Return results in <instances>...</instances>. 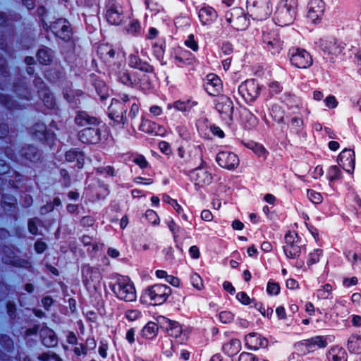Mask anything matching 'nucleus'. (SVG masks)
<instances>
[{
	"mask_svg": "<svg viewBox=\"0 0 361 361\" xmlns=\"http://www.w3.org/2000/svg\"><path fill=\"white\" fill-rule=\"evenodd\" d=\"M296 0H281L275 15L278 23L286 25L293 22L296 14Z\"/></svg>",
	"mask_w": 361,
	"mask_h": 361,
	"instance_id": "obj_1",
	"label": "nucleus"
},
{
	"mask_svg": "<svg viewBox=\"0 0 361 361\" xmlns=\"http://www.w3.org/2000/svg\"><path fill=\"white\" fill-rule=\"evenodd\" d=\"M171 288L164 284H155L145 290L142 295L144 300L149 299L153 305L164 302L171 294Z\"/></svg>",
	"mask_w": 361,
	"mask_h": 361,
	"instance_id": "obj_2",
	"label": "nucleus"
},
{
	"mask_svg": "<svg viewBox=\"0 0 361 361\" xmlns=\"http://www.w3.org/2000/svg\"><path fill=\"white\" fill-rule=\"evenodd\" d=\"M112 290L121 300L131 302L136 299L135 287L128 279H118L112 286Z\"/></svg>",
	"mask_w": 361,
	"mask_h": 361,
	"instance_id": "obj_3",
	"label": "nucleus"
},
{
	"mask_svg": "<svg viewBox=\"0 0 361 361\" xmlns=\"http://www.w3.org/2000/svg\"><path fill=\"white\" fill-rule=\"evenodd\" d=\"M286 245L283 249L285 254L289 258L299 257L301 248L298 234L295 232H288L285 236Z\"/></svg>",
	"mask_w": 361,
	"mask_h": 361,
	"instance_id": "obj_4",
	"label": "nucleus"
},
{
	"mask_svg": "<svg viewBox=\"0 0 361 361\" xmlns=\"http://www.w3.org/2000/svg\"><path fill=\"white\" fill-rule=\"evenodd\" d=\"M51 30L56 36L64 41H69L72 37V29L65 18H59L50 25Z\"/></svg>",
	"mask_w": 361,
	"mask_h": 361,
	"instance_id": "obj_5",
	"label": "nucleus"
},
{
	"mask_svg": "<svg viewBox=\"0 0 361 361\" xmlns=\"http://www.w3.org/2000/svg\"><path fill=\"white\" fill-rule=\"evenodd\" d=\"M261 87L259 83L254 80H246L238 88L240 94L247 102H253L258 97Z\"/></svg>",
	"mask_w": 361,
	"mask_h": 361,
	"instance_id": "obj_6",
	"label": "nucleus"
},
{
	"mask_svg": "<svg viewBox=\"0 0 361 361\" xmlns=\"http://www.w3.org/2000/svg\"><path fill=\"white\" fill-rule=\"evenodd\" d=\"M226 20L233 24L237 30H244L248 25V20L241 8H234L226 14Z\"/></svg>",
	"mask_w": 361,
	"mask_h": 361,
	"instance_id": "obj_7",
	"label": "nucleus"
},
{
	"mask_svg": "<svg viewBox=\"0 0 361 361\" xmlns=\"http://www.w3.org/2000/svg\"><path fill=\"white\" fill-rule=\"evenodd\" d=\"M291 63L298 68H307L312 64V58L304 49L298 48L291 54Z\"/></svg>",
	"mask_w": 361,
	"mask_h": 361,
	"instance_id": "obj_8",
	"label": "nucleus"
},
{
	"mask_svg": "<svg viewBox=\"0 0 361 361\" xmlns=\"http://www.w3.org/2000/svg\"><path fill=\"white\" fill-rule=\"evenodd\" d=\"M82 275L83 281L87 287L97 289L99 286L102 276L98 269L86 266L82 269Z\"/></svg>",
	"mask_w": 361,
	"mask_h": 361,
	"instance_id": "obj_9",
	"label": "nucleus"
},
{
	"mask_svg": "<svg viewBox=\"0 0 361 361\" xmlns=\"http://www.w3.org/2000/svg\"><path fill=\"white\" fill-rule=\"evenodd\" d=\"M337 161L343 170L352 173L355 169V152L350 149H345L338 155Z\"/></svg>",
	"mask_w": 361,
	"mask_h": 361,
	"instance_id": "obj_10",
	"label": "nucleus"
},
{
	"mask_svg": "<svg viewBox=\"0 0 361 361\" xmlns=\"http://www.w3.org/2000/svg\"><path fill=\"white\" fill-rule=\"evenodd\" d=\"M123 11L121 7L114 0H111L106 5V18L111 25H118L122 21Z\"/></svg>",
	"mask_w": 361,
	"mask_h": 361,
	"instance_id": "obj_11",
	"label": "nucleus"
},
{
	"mask_svg": "<svg viewBox=\"0 0 361 361\" xmlns=\"http://www.w3.org/2000/svg\"><path fill=\"white\" fill-rule=\"evenodd\" d=\"M216 160L220 166L228 170L235 169L239 164V159L237 155L228 152H220L217 154Z\"/></svg>",
	"mask_w": 361,
	"mask_h": 361,
	"instance_id": "obj_12",
	"label": "nucleus"
},
{
	"mask_svg": "<svg viewBox=\"0 0 361 361\" xmlns=\"http://www.w3.org/2000/svg\"><path fill=\"white\" fill-rule=\"evenodd\" d=\"M92 126L80 131L79 139L83 143L95 144L100 140V131L99 128Z\"/></svg>",
	"mask_w": 361,
	"mask_h": 361,
	"instance_id": "obj_13",
	"label": "nucleus"
},
{
	"mask_svg": "<svg viewBox=\"0 0 361 361\" xmlns=\"http://www.w3.org/2000/svg\"><path fill=\"white\" fill-rule=\"evenodd\" d=\"M192 178L195 185L204 187L211 183L212 180V175L202 169H196L192 171Z\"/></svg>",
	"mask_w": 361,
	"mask_h": 361,
	"instance_id": "obj_14",
	"label": "nucleus"
},
{
	"mask_svg": "<svg viewBox=\"0 0 361 361\" xmlns=\"http://www.w3.org/2000/svg\"><path fill=\"white\" fill-rule=\"evenodd\" d=\"M324 4L322 0H313L310 4L308 18L315 23L323 14Z\"/></svg>",
	"mask_w": 361,
	"mask_h": 361,
	"instance_id": "obj_15",
	"label": "nucleus"
},
{
	"mask_svg": "<svg viewBox=\"0 0 361 361\" xmlns=\"http://www.w3.org/2000/svg\"><path fill=\"white\" fill-rule=\"evenodd\" d=\"M245 341L247 348L252 350H257L260 347L267 346L268 344V341L266 338L257 337L255 333L247 335Z\"/></svg>",
	"mask_w": 361,
	"mask_h": 361,
	"instance_id": "obj_16",
	"label": "nucleus"
},
{
	"mask_svg": "<svg viewBox=\"0 0 361 361\" xmlns=\"http://www.w3.org/2000/svg\"><path fill=\"white\" fill-rule=\"evenodd\" d=\"M216 109L220 114L231 116L233 109V102L230 98L221 96L218 99Z\"/></svg>",
	"mask_w": 361,
	"mask_h": 361,
	"instance_id": "obj_17",
	"label": "nucleus"
},
{
	"mask_svg": "<svg viewBox=\"0 0 361 361\" xmlns=\"http://www.w3.org/2000/svg\"><path fill=\"white\" fill-rule=\"evenodd\" d=\"M40 336L43 344L47 347H54L57 344V338L54 332L48 327L44 326L40 330Z\"/></svg>",
	"mask_w": 361,
	"mask_h": 361,
	"instance_id": "obj_18",
	"label": "nucleus"
},
{
	"mask_svg": "<svg viewBox=\"0 0 361 361\" xmlns=\"http://www.w3.org/2000/svg\"><path fill=\"white\" fill-rule=\"evenodd\" d=\"M300 345L305 346L309 352H313L316 347L324 348L326 346V341L322 336H315L308 340H305L300 343Z\"/></svg>",
	"mask_w": 361,
	"mask_h": 361,
	"instance_id": "obj_19",
	"label": "nucleus"
},
{
	"mask_svg": "<svg viewBox=\"0 0 361 361\" xmlns=\"http://www.w3.org/2000/svg\"><path fill=\"white\" fill-rule=\"evenodd\" d=\"M120 106L121 104L116 101L109 106V116L117 123L124 122L126 119V116L123 115L126 111H123V108H120Z\"/></svg>",
	"mask_w": 361,
	"mask_h": 361,
	"instance_id": "obj_20",
	"label": "nucleus"
},
{
	"mask_svg": "<svg viewBox=\"0 0 361 361\" xmlns=\"http://www.w3.org/2000/svg\"><path fill=\"white\" fill-rule=\"evenodd\" d=\"M75 121L78 126H96L98 123L95 117L89 116L86 112H78L75 118Z\"/></svg>",
	"mask_w": 361,
	"mask_h": 361,
	"instance_id": "obj_21",
	"label": "nucleus"
},
{
	"mask_svg": "<svg viewBox=\"0 0 361 361\" xmlns=\"http://www.w3.org/2000/svg\"><path fill=\"white\" fill-rule=\"evenodd\" d=\"M221 85V80L217 75L214 74L207 75L205 88L210 94H214Z\"/></svg>",
	"mask_w": 361,
	"mask_h": 361,
	"instance_id": "obj_22",
	"label": "nucleus"
},
{
	"mask_svg": "<svg viewBox=\"0 0 361 361\" xmlns=\"http://www.w3.org/2000/svg\"><path fill=\"white\" fill-rule=\"evenodd\" d=\"M20 155L31 161H36L39 159V154L37 149L31 145L23 147L20 149Z\"/></svg>",
	"mask_w": 361,
	"mask_h": 361,
	"instance_id": "obj_23",
	"label": "nucleus"
},
{
	"mask_svg": "<svg viewBox=\"0 0 361 361\" xmlns=\"http://www.w3.org/2000/svg\"><path fill=\"white\" fill-rule=\"evenodd\" d=\"M66 161L69 162H74L75 161V165L78 168H82L83 166V154L81 152L77 151L75 149H71L68 151L66 153Z\"/></svg>",
	"mask_w": 361,
	"mask_h": 361,
	"instance_id": "obj_24",
	"label": "nucleus"
},
{
	"mask_svg": "<svg viewBox=\"0 0 361 361\" xmlns=\"http://www.w3.org/2000/svg\"><path fill=\"white\" fill-rule=\"evenodd\" d=\"M348 348L350 352L355 354L361 353V336L353 335L351 336L348 342Z\"/></svg>",
	"mask_w": 361,
	"mask_h": 361,
	"instance_id": "obj_25",
	"label": "nucleus"
},
{
	"mask_svg": "<svg viewBox=\"0 0 361 361\" xmlns=\"http://www.w3.org/2000/svg\"><path fill=\"white\" fill-rule=\"evenodd\" d=\"M216 16V12L212 8H202L199 13V18L203 25H207Z\"/></svg>",
	"mask_w": 361,
	"mask_h": 361,
	"instance_id": "obj_26",
	"label": "nucleus"
},
{
	"mask_svg": "<svg viewBox=\"0 0 361 361\" xmlns=\"http://www.w3.org/2000/svg\"><path fill=\"white\" fill-rule=\"evenodd\" d=\"M97 52L101 56V58L106 61H110L115 55L114 49L108 44L100 45L98 47Z\"/></svg>",
	"mask_w": 361,
	"mask_h": 361,
	"instance_id": "obj_27",
	"label": "nucleus"
},
{
	"mask_svg": "<svg viewBox=\"0 0 361 361\" xmlns=\"http://www.w3.org/2000/svg\"><path fill=\"white\" fill-rule=\"evenodd\" d=\"M241 349V343L238 339H232L224 345V351L229 355H233Z\"/></svg>",
	"mask_w": 361,
	"mask_h": 361,
	"instance_id": "obj_28",
	"label": "nucleus"
},
{
	"mask_svg": "<svg viewBox=\"0 0 361 361\" xmlns=\"http://www.w3.org/2000/svg\"><path fill=\"white\" fill-rule=\"evenodd\" d=\"M245 146L252 150L258 157L264 160L267 159L269 152L263 145L258 143H248Z\"/></svg>",
	"mask_w": 361,
	"mask_h": 361,
	"instance_id": "obj_29",
	"label": "nucleus"
},
{
	"mask_svg": "<svg viewBox=\"0 0 361 361\" xmlns=\"http://www.w3.org/2000/svg\"><path fill=\"white\" fill-rule=\"evenodd\" d=\"M157 324L154 322H148L142 330V335L147 338H153L157 331Z\"/></svg>",
	"mask_w": 361,
	"mask_h": 361,
	"instance_id": "obj_30",
	"label": "nucleus"
},
{
	"mask_svg": "<svg viewBox=\"0 0 361 361\" xmlns=\"http://www.w3.org/2000/svg\"><path fill=\"white\" fill-rule=\"evenodd\" d=\"M32 133L40 140L47 139V132L45 125L39 123H36L32 128Z\"/></svg>",
	"mask_w": 361,
	"mask_h": 361,
	"instance_id": "obj_31",
	"label": "nucleus"
},
{
	"mask_svg": "<svg viewBox=\"0 0 361 361\" xmlns=\"http://www.w3.org/2000/svg\"><path fill=\"white\" fill-rule=\"evenodd\" d=\"M157 324L162 329H164L166 332L169 329H171L172 324H176V322L170 320L164 316H159L157 318Z\"/></svg>",
	"mask_w": 361,
	"mask_h": 361,
	"instance_id": "obj_32",
	"label": "nucleus"
},
{
	"mask_svg": "<svg viewBox=\"0 0 361 361\" xmlns=\"http://www.w3.org/2000/svg\"><path fill=\"white\" fill-rule=\"evenodd\" d=\"M307 195L309 200L314 204H320L323 201L322 195L313 190H307Z\"/></svg>",
	"mask_w": 361,
	"mask_h": 361,
	"instance_id": "obj_33",
	"label": "nucleus"
},
{
	"mask_svg": "<svg viewBox=\"0 0 361 361\" xmlns=\"http://www.w3.org/2000/svg\"><path fill=\"white\" fill-rule=\"evenodd\" d=\"M260 11L264 16H268L272 13V4L269 0H262Z\"/></svg>",
	"mask_w": 361,
	"mask_h": 361,
	"instance_id": "obj_34",
	"label": "nucleus"
},
{
	"mask_svg": "<svg viewBox=\"0 0 361 361\" xmlns=\"http://www.w3.org/2000/svg\"><path fill=\"white\" fill-rule=\"evenodd\" d=\"M43 102L48 108L51 109L54 107L55 102L52 95L47 91L42 92L41 95Z\"/></svg>",
	"mask_w": 361,
	"mask_h": 361,
	"instance_id": "obj_35",
	"label": "nucleus"
},
{
	"mask_svg": "<svg viewBox=\"0 0 361 361\" xmlns=\"http://www.w3.org/2000/svg\"><path fill=\"white\" fill-rule=\"evenodd\" d=\"M37 59L40 63L47 64L51 60V56L47 50L40 49L37 54Z\"/></svg>",
	"mask_w": 361,
	"mask_h": 361,
	"instance_id": "obj_36",
	"label": "nucleus"
},
{
	"mask_svg": "<svg viewBox=\"0 0 361 361\" xmlns=\"http://www.w3.org/2000/svg\"><path fill=\"white\" fill-rule=\"evenodd\" d=\"M322 251L321 250H314L313 252L309 254V259L307 261V265L312 266V264L319 261L320 255Z\"/></svg>",
	"mask_w": 361,
	"mask_h": 361,
	"instance_id": "obj_37",
	"label": "nucleus"
},
{
	"mask_svg": "<svg viewBox=\"0 0 361 361\" xmlns=\"http://www.w3.org/2000/svg\"><path fill=\"white\" fill-rule=\"evenodd\" d=\"M145 216L147 220L154 225L159 224V218L157 213L152 209H148L146 212Z\"/></svg>",
	"mask_w": 361,
	"mask_h": 361,
	"instance_id": "obj_38",
	"label": "nucleus"
},
{
	"mask_svg": "<svg viewBox=\"0 0 361 361\" xmlns=\"http://www.w3.org/2000/svg\"><path fill=\"white\" fill-rule=\"evenodd\" d=\"M133 67L145 72L153 71V67L147 62L142 61L140 58L138 59V61H137L136 66H133Z\"/></svg>",
	"mask_w": 361,
	"mask_h": 361,
	"instance_id": "obj_39",
	"label": "nucleus"
},
{
	"mask_svg": "<svg viewBox=\"0 0 361 361\" xmlns=\"http://www.w3.org/2000/svg\"><path fill=\"white\" fill-rule=\"evenodd\" d=\"M182 332L181 327L178 324V322L176 324H172L171 329H169L167 331L168 334L171 337L177 338L179 335H180Z\"/></svg>",
	"mask_w": 361,
	"mask_h": 361,
	"instance_id": "obj_40",
	"label": "nucleus"
},
{
	"mask_svg": "<svg viewBox=\"0 0 361 361\" xmlns=\"http://www.w3.org/2000/svg\"><path fill=\"white\" fill-rule=\"evenodd\" d=\"M329 173L331 174L329 177L330 181H334L341 178V171L337 166H332L329 169Z\"/></svg>",
	"mask_w": 361,
	"mask_h": 361,
	"instance_id": "obj_41",
	"label": "nucleus"
},
{
	"mask_svg": "<svg viewBox=\"0 0 361 361\" xmlns=\"http://www.w3.org/2000/svg\"><path fill=\"white\" fill-rule=\"evenodd\" d=\"M191 279L192 286L197 289L202 290L204 288L202 280L198 274L192 275Z\"/></svg>",
	"mask_w": 361,
	"mask_h": 361,
	"instance_id": "obj_42",
	"label": "nucleus"
},
{
	"mask_svg": "<svg viewBox=\"0 0 361 361\" xmlns=\"http://www.w3.org/2000/svg\"><path fill=\"white\" fill-rule=\"evenodd\" d=\"M39 221V220L37 218L30 219L28 222V228L29 231L32 234H37L38 233V229L37 226V224Z\"/></svg>",
	"mask_w": 361,
	"mask_h": 361,
	"instance_id": "obj_43",
	"label": "nucleus"
},
{
	"mask_svg": "<svg viewBox=\"0 0 361 361\" xmlns=\"http://www.w3.org/2000/svg\"><path fill=\"white\" fill-rule=\"evenodd\" d=\"M280 291V287L278 283L269 282L267 285V292L269 294L277 295Z\"/></svg>",
	"mask_w": 361,
	"mask_h": 361,
	"instance_id": "obj_44",
	"label": "nucleus"
},
{
	"mask_svg": "<svg viewBox=\"0 0 361 361\" xmlns=\"http://www.w3.org/2000/svg\"><path fill=\"white\" fill-rule=\"evenodd\" d=\"M219 319L223 323H228L233 319V314L230 312H221L219 314Z\"/></svg>",
	"mask_w": 361,
	"mask_h": 361,
	"instance_id": "obj_45",
	"label": "nucleus"
},
{
	"mask_svg": "<svg viewBox=\"0 0 361 361\" xmlns=\"http://www.w3.org/2000/svg\"><path fill=\"white\" fill-rule=\"evenodd\" d=\"M334 361H347V353L343 350L340 349L338 353L333 355Z\"/></svg>",
	"mask_w": 361,
	"mask_h": 361,
	"instance_id": "obj_46",
	"label": "nucleus"
},
{
	"mask_svg": "<svg viewBox=\"0 0 361 361\" xmlns=\"http://www.w3.org/2000/svg\"><path fill=\"white\" fill-rule=\"evenodd\" d=\"M0 101L8 109H12L14 106V102L7 95L1 96Z\"/></svg>",
	"mask_w": 361,
	"mask_h": 361,
	"instance_id": "obj_47",
	"label": "nucleus"
},
{
	"mask_svg": "<svg viewBox=\"0 0 361 361\" xmlns=\"http://www.w3.org/2000/svg\"><path fill=\"white\" fill-rule=\"evenodd\" d=\"M238 361H256V358L252 354L243 352L240 355Z\"/></svg>",
	"mask_w": 361,
	"mask_h": 361,
	"instance_id": "obj_48",
	"label": "nucleus"
},
{
	"mask_svg": "<svg viewBox=\"0 0 361 361\" xmlns=\"http://www.w3.org/2000/svg\"><path fill=\"white\" fill-rule=\"evenodd\" d=\"M236 298L239 301H240L242 303L245 305H248L250 303V298L244 292L238 293L236 295Z\"/></svg>",
	"mask_w": 361,
	"mask_h": 361,
	"instance_id": "obj_49",
	"label": "nucleus"
},
{
	"mask_svg": "<svg viewBox=\"0 0 361 361\" xmlns=\"http://www.w3.org/2000/svg\"><path fill=\"white\" fill-rule=\"evenodd\" d=\"M324 102L328 107L336 108L338 106V102L334 96H328Z\"/></svg>",
	"mask_w": 361,
	"mask_h": 361,
	"instance_id": "obj_50",
	"label": "nucleus"
},
{
	"mask_svg": "<svg viewBox=\"0 0 361 361\" xmlns=\"http://www.w3.org/2000/svg\"><path fill=\"white\" fill-rule=\"evenodd\" d=\"M134 162L137 164L140 168H145L147 166V161L143 156H137L134 159Z\"/></svg>",
	"mask_w": 361,
	"mask_h": 361,
	"instance_id": "obj_51",
	"label": "nucleus"
},
{
	"mask_svg": "<svg viewBox=\"0 0 361 361\" xmlns=\"http://www.w3.org/2000/svg\"><path fill=\"white\" fill-rule=\"evenodd\" d=\"M185 44L193 51H197L198 48L197 43L194 40L193 36L190 35L189 39L185 41Z\"/></svg>",
	"mask_w": 361,
	"mask_h": 361,
	"instance_id": "obj_52",
	"label": "nucleus"
},
{
	"mask_svg": "<svg viewBox=\"0 0 361 361\" xmlns=\"http://www.w3.org/2000/svg\"><path fill=\"white\" fill-rule=\"evenodd\" d=\"M140 315V312L137 310H128L126 312V317L130 321L135 320Z\"/></svg>",
	"mask_w": 361,
	"mask_h": 361,
	"instance_id": "obj_53",
	"label": "nucleus"
},
{
	"mask_svg": "<svg viewBox=\"0 0 361 361\" xmlns=\"http://www.w3.org/2000/svg\"><path fill=\"white\" fill-rule=\"evenodd\" d=\"M190 256L193 259H198L200 255L199 248L196 245L191 246L189 249Z\"/></svg>",
	"mask_w": 361,
	"mask_h": 361,
	"instance_id": "obj_54",
	"label": "nucleus"
},
{
	"mask_svg": "<svg viewBox=\"0 0 361 361\" xmlns=\"http://www.w3.org/2000/svg\"><path fill=\"white\" fill-rule=\"evenodd\" d=\"M201 219L206 221H211L213 219V214L209 210H203L201 213Z\"/></svg>",
	"mask_w": 361,
	"mask_h": 361,
	"instance_id": "obj_55",
	"label": "nucleus"
},
{
	"mask_svg": "<svg viewBox=\"0 0 361 361\" xmlns=\"http://www.w3.org/2000/svg\"><path fill=\"white\" fill-rule=\"evenodd\" d=\"M139 111V107L136 104H133L132 106H131V108H130V112L128 114V116L131 118V119H134L137 113Z\"/></svg>",
	"mask_w": 361,
	"mask_h": 361,
	"instance_id": "obj_56",
	"label": "nucleus"
},
{
	"mask_svg": "<svg viewBox=\"0 0 361 361\" xmlns=\"http://www.w3.org/2000/svg\"><path fill=\"white\" fill-rule=\"evenodd\" d=\"M35 248L37 252L42 253L46 250L47 245L44 242L37 241L35 245Z\"/></svg>",
	"mask_w": 361,
	"mask_h": 361,
	"instance_id": "obj_57",
	"label": "nucleus"
},
{
	"mask_svg": "<svg viewBox=\"0 0 361 361\" xmlns=\"http://www.w3.org/2000/svg\"><path fill=\"white\" fill-rule=\"evenodd\" d=\"M94 220L90 216H84L81 219V224L83 226H92L94 224Z\"/></svg>",
	"mask_w": 361,
	"mask_h": 361,
	"instance_id": "obj_58",
	"label": "nucleus"
},
{
	"mask_svg": "<svg viewBox=\"0 0 361 361\" xmlns=\"http://www.w3.org/2000/svg\"><path fill=\"white\" fill-rule=\"evenodd\" d=\"M314 178L317 179L319 177H322L324 174V170L323 168L320 166H317L315 167L314 170Z\"/></svg>",
	"mask_w": 361,
	"mask_h": 361,
	"instance_id": "obj_59",
	"label": "nucleus"
},
{
	"mask_svg": "<svg viewBox=\"0 0 361 361\" xmlns=\"http://www.w3.org/2000/svg\"><path fill=\"white\" fill-rule=\"evenodd\" d=\"M211 130L214 135L218 136L219 137H223L224 136V132L219 127L211 126Z\"/></svg>",
	"mask_w": 361,
	"mask_h": 361,
	"instance_id": "obj_60",
	"label": "nucleus"
},
{
	"mask_svg": "<svg viewBox=\"0 0 361 361\" xmlns=\"http://www.w3.org/2000/svg\"><path fill=\"white\" fill-rule=\"evenodd\" d=\"M54 209V206L52 204H47L45 206H43L40 208V214H45L47 212H49Z\"/></svg>",
	"mask_w": 361,
	"mask_h": 361,
	"instance_id": "obj_61",
	"label": "nucleus"
},
{
	"mask_svg": "<svg viewBox=\"0 0 361 361\" xmlns=\"http://www.w3.org/2000/svg\"><path fill=\"white\" fill-rule=\"evenodd\" d=\"M224 288L231 294L235 293V288L230 282L225 281L223 284Z\"/></svg>",
	"mask_w": 361,
	"mask_h": 361,
	"instance_id": "obj_62",
	"label": "nucleus"
},
{
	"mask_svg": "<svg viewBox=\"0 0 361 361\" xmlns=\"http://www.w3.org/2000/svg\"><path fill=\"white\" fill-rule=\"evenodd\" d=\"M286 286L288 288L295 289L298 286V283L295 280L290 279L286 281Z\"/></svg>",
	"mask_w": 361,
	"mask_h": 361,
	"instance_id": "obj_63",
	"label": "nucleus"
},
{
	"mask_svg": "<svg viewBox=\"0 0 361 361\" xmlns=\"http://www.w3.org/2000/svg\"><path fill=\"white\" fill-rule=\"evenodd\" d=\"M352 322L355 326H361V317L359 315H354L353 317Z\"/></svg>",
	"mask_w": 361,
	"mask_h": 361,
	"instance_id": "obj_64",
	"label": "nucleus"
}]
</instances>
